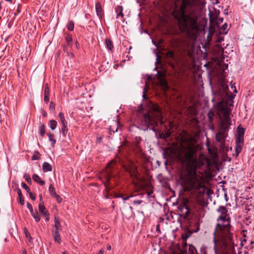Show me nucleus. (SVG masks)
I'll return each instance as SVG.
<instances>
[{"label":"nucleus","mask_w":254,"mask_h":254,"mask_svg":"<svg viewBox=\"0 0 254 254\" xmlns=\"http://www.w3.org/2000/svg\"><path fill=\"white\" fill-rule=\"evenodd\" d=\"M217 211L221 215L217 219L219 222L213 233L214 253L217 254V242H219L222 254H232L234 251V236L230 224L231 219L227 216L228 210L225 206H220Z\"/></svg>","instance_id":"nucleus-1"},{"label":"nucleus","mask_w":254,"mask_h":254,"mask_svg":"<svg viewBox=\"0 0 254 254\" xmlns=\"http://www.w3.org/2000/svg\"><path fill=\"white\" fill-rule=\"evenodd\" d=\"M191 5L190 0H182L179 9H174L173 12V16L178 21L181 30L188 35L198 30L196 15L195 13L186 14L187 7Z\"/></svg>","instance_id":"nucleus-2"},{"label":"nucleus","mask_w":254,"mask_h":254,"mask_svg":"<svg viewBox=\"0 0 254 254\" xmlns=\"http://www.w3.org/2000/svg\"><path fill=\"white\" fill-rule=\"evenodd\" d=\"M182 184L187 190L200 191V189H203L204 186L200 181L196 175L195 171L193 173L188 172L181 176Z\"/></svg>","instance_id":"nucleus-3"},{"label":"nucleus","mask_w":254,"mask_h":254,"mask_svg":"<svg viewBox=\"0 0 254 254\" xmlns=\"http://www.w3.org/2000/svg\"><path fill=\"white\" fill-rule=\"evenodd\" d=\"M158 124V119L149 116L148 114H144L141 118L139 123H138L137 127L141 130H147L150 127L154 132L157 130L155 128Z\"/></svg>","instance_id":"nucleus-4"},{"label":"nucleus","mask_w":254,"mask_h":254,"mask_svg":"<svg viewBox=\"0 0 254 254\" xmlns=\"http://www.w3.org/2000/svg\"><path fill=\"white\" fill-rule=\"evenodd\" d=\"M231 112V110L228 108L223 109V116L221 119L220 124L223 125V127L225 129L230 127L231 125V119L230 116Z\"/></svg>","instance_id":"nucleus-5"},{"label":"nucleus","mask_w":254,"mask_h":254,"mask_svg":"<svg viewBox=\"0 0 254 254\" xmlns=\"http://www.w3.org/2000/svg\"><path fill=\"white\" fill-rule=\"evenodd\" d=\"M229 127L225 129L223 127V125L220 124V131L216 134L215 138L217 141L222 142L224 141L227 136V132L228 131Z\"/></svg>","instance_id":"nucleus-6"},{"label":"nucleus","mask_w":254,"mask_h":254,"mask_svg":"<svg viewBox=\"0 0 254 254\" xmlns=\"http://www.w3.org/2000/svg\"><path fill=\"white\" fill-rule=\"evenodd\" d=\"M126 170L131 178L137 179V167L132 161L129 162L128 166L126 168Z\"/></svg>","instance_id":"nucleus-7"},{"label":"nucleus","mask_w":254,"mask_h":254,"mask_svg":"<svg viewBox=\"0 0 254 254\" xmlns=\"http://www.w3.org/2000/svg\"><path fill=\"white\" fill-rule=\"evenodd\" d=\"M195 151L192 147H190L185 154L186 160L189 164L196 162V160L194 158Z\"/></svg>","instance_id":"nucleus-8"},{"label":"nucleus","mask_w":254,"mask_h":254,"mask_svg":"<svg viewBox=\"0 0 254 254\" xmlns=\"http://www.w3.org/2000/svg\"><path fill=\"white\" fill-rule=\"evenodd\" d=\"M245 133V129L243 127L239 126L237 127V133L235 143L244 144V135Z\"/></svg>","instance_id":"nucleus-9"},{"label":"nucleus","mask_w":254,"mask_h":254,"mask_svg":"<svg viewBox=\"0 0 254 254\" xmlns=\"http://www.w3.org/2000/svg\"><path fill=\"white\" fill-rule=\"evenodd\" d=\"M209 18L210 22L217 19L218 17L219 16L220 11L215 8H213V10L209 9Z\"/></svg>","instance_id":"nucleus-10"},{"label":"nucleus","mask_w":254,"mask_h":254,"mask_svg":"<svg viewBox=\"0 0 254 254\" xmlns=\"http://www.w3.org/2000/svg\"><path fill=\"white\" fill-rule=\"evenodd\" d=\"M95 9L97 15L101 19L102 18L103 15V11L101 7V3L99 2H97L95 3Z\"/></svg>","instance_id":"nucleus-11"},{"label":"nucleus","mask_w":254,"mask_h":254,"mask_svg":"<svg viewBox=\"0 0 254 254\" xmlns=\"http://www.w3.org/2000/svg\"><path fill=\"white\" fill-rule=\"evenodd\" d=\"M115 11L117 13L116 18H119L120 17L121 19L124 17V14L123 13V8L121 5H118L115 7Z\"/></svg>","instance_id":"nucleus-12"},{"label":"nucleus","mask_w":254,"mask_h":254,"mask_svg":"<svg viewBox=\"0 0 254 254\" xmlns=\"http://www.w3.org/2000/svg\"><path fill=\"white\" fill-rule=\"evenodd\" d=\"M53 236L54 239V240L56 242H57L59 244H60L61 242V239L60 233L57 230H53L52 231Z\"/></svg>","instance_id":"nucleus-13"},{"label":"nucleus","mask_w":254,"mask_h":254,"mask_svg":"<svg viewBox=\"0 0 254 254\" xmlns=\"http://www.w3.org/2000/svg\"><path fill=\"white\" fill-rule=\"evenodd\" d=\"M43 171L44 172H50L52 170V166L48 162H45L42 165Z\"/></svg>","instance_id":"nucleus-14"},{"label":"nucleus","mask_w":254,"mask_h":254,"mask_svg":"<svg viewBox=\"0 0 254 254\" xmlns=\"http://www.w3.org/2000/svg\"><path fill=\"white\" fill-rule=\"evenodd\" d=\"M33 180L41 186H44L45 184V181L41 180L40 177L37 174H34L32 176Z\"/></svg>","instance_id":"nucleus-15"},{"label":"nucleus","mask_w":254,"mask_h":254,"mask_svg":"<svg viewBox=\"0 0 254 254\" xmlns=\"http://www.w3.org/2000/svg\"><path fill=\"white\" fill-rule=\"evenodd\" d=\"M105 45L106 47L108 50H112L113 48V44L112 40L109 38H106L105 39Z\"/></svg>","instance_id":"nucleus-16"},{"label":"nucleus","mask_w":254,"mask_h":254,"mask_svg":"<svg viewBox=\"0 0 254 254\" xmlns=\"http://www.w3.org/2000/svg\"><path fill=\"white\" fill-rule=\"evenodd\" d=\"M235 144H236V146H235V155L236 157H237V156H238L239 154L241 152L244 144H237V143H235Z\"/></svg>","instance_id":"nucleus-17"},{"label":"nucleus","mask_w":254,"mask_h":254,"mask_svg":"<svg viewBox=\"0 0 254 254\" xmlns=\"http://www.w3.org/2000/svg\"><path fill=\"white\" fill-rule=\"evenodd\" d=\"M39 132L40 135L43 137L44 136L46 130H45V126L44 124L42 123H40V126L39 127Z\"/></svg>","instance_id":"nucleus-18"},{"label":"nucleus","mask_w":254,"mask_h":254,"mask_svg":"<svg viewBox=\"0 0 254 254\" xmlns=\"http://www.w3.org/2000/svg\"><path fill=\"white\" fill-rule=\"evenodd\" d=\"M228 30V24L225 23L220 28L219 33L221 34H226Z\"/></svg>","instance_id":"nucleus-19"},{"label":"nucleus","mask_w":254,"mask_h":254,"mask_svg":"<svg viewBox=\"0 0 254 254\" xmlns=\"http://www.w3.org/2000/svg\"><path fill=\"white\" fill-rule=\"evenodd\" d=\"M54 222L55 224L54 225V227L56 228V230H57V231H58L59 229H61V225L60 223L59 218L58 217H55Z\"/></svg>","instance_id":"nucleus-20"},{"label":"nucleus","mask_w":254,"mask_h":254,"mask_svg":"<svg viewBox=\"0 0 254 254\" xmlns=\"http://www.w3.org/2000/svg\"><path fill=\"white\" fill-rule=\"evenodd\" d=\"M171 133L169 130H168L165 133H161L159 134V138L165 139L170 136Z\"/></svg>","instance_id":"nucleus-21"},{"label":"nucleus","mask_w":254,"mask_h":254,"mask_svg":"<svg viewBox=\"0 0 254 254\" xmlns=\"http://www.w3.org/2000/svg\"><path fill=\"white\" fill-rule=\"evenodd\" d=\"M63 136L66 137L68 132V129L67 128V125H62L61 129H60Z\"/></svg>","instance_id":"nucleus-22"},{"label":"nucleus","mask_w":254,"mask_h":254,"mask_svg":"<svg viewBox=\"0 0 254 254\" xmlns=\"http://www.w3.org/2000/svg\"><path fill=\"white\" fill-rule=\"evenodd\" d=\"M59 117L60 119L62 125H67V122L65 119L63 113H59Z\"/></svg>","instance_id":"nucleus-23"},{"label":"nucleus","mask_w":254,"mask_h":254,"mask_svg":"<svg viewBox=\"0 0 254 254\" xmlns=\"http://www.w3.org/2000/svg\"><path fill=\"white\" fill-rule=\"evenodd\" d=\"M117 159L118 160L119 162L124 163V158H126V155L122 154L121 152H119L116 155Z\"/></svg>","instance_id":"nucleus-24"},{"label":"nucleus","mask_w":254,"mask_h":254,"mask_svg":"<svg viewBox=\"0 0 254 254\" xmlns=\"http://www.w3.org/2000/svg\"><path fill=\"white\" fill-rule=\"evenodd\" d=\"M223 21V18L219 17V16L217 18V19L216 20H214L212 22H211L212 24H213L215 26L218 27L219 26V24L222 23Z\"/></svg>","instance_id":"nucleus-25"},{"label":"nucleus","mask_w":254,"mask_h":254,"mask_svg":"<svg viewBox=\"0 0 254 254\" xmlns=\"http://www.w3.org/2000/svg\"><path fill=\"white\" fill-rule=\"evenodd\" d=\"M66 27L69 31L73 30L74 27V22L72 20L68 21L66 24Z\"/></svg>","instance_id":"nucleus-26"},{"label":"nucleus","mask_w":254,"mask_h":254,"mask_svg":"<svg viewBox=\"0 0 254 254\" xmlns=\"http://www.w3.org/2000/svg\"><path fill=\"white\" fill-rule=\"evenodd\" d=\"M33 217L35 219V221L38 222L40 220V217L39 215L38 212L37 210L33 212V213H31Z\"/></svg>","instance_id":"nucleus-27"},{"label":"nucleus","mask_w":254,"mask_h":254,"mask_svg":"<svg viewBox=\"0 0 254 254\" xmlns=\"http://www.w3.org/2000/svg\"><path fill=\"white\" fill-rule=\"evenodd\" d=\"M65 40L68 43V46H71L72 42V37L70 34H67L65 36Z\"/></svg>","instance_id":"nucleus-28"},{"label":"nucleus","mask_w":254,"mask_h":254,"mask_svg":"<svg viewBox=\"0 0 254 254\" xmlns=\"http://www.w3.org/2000/svg\"><path fill=\"white\" fill-rule=\"evenodd\" d=\"M47 135L49 140L52 142V146H54L56 142V140L54 138V134L49 132Z\"/></svg>","instance_id":"nucleus-29"},{"label":"nucleus","mask_w":254,"mask_h":254,"mask_svg":"<svg viewBox=\"0 0 254 254\" xmlns=\"http://www.w3.org/2000/svg\"><path fill=\"white\" fill-rule=\"evenodd\" d=\"M49 190L50 194L52 196L56 195L57 193L55 191V188L52 184H51L49 186Z\"/></svg>","instance_id":"nucleus-30"},{"label":"nucleus","mask_w":254,"mask_h":254,"mask_svg":"<svg viewBox=\"0 0 254 254\" xmlns=\"http://www.w3.org/2000/svg\"><path fill=\"white\" fill-rule=\"evenodd\" d=\"M153 111L158 115L161 113V109L158 105H152Z\"/></svg>","instance_id":"nucleus-31"},{"label":"nucleus","mask_w":254,"mask_h":254,"mask_svg":"<svg viewBox=\"0 0 254 254\" xmlns=\"http://www.w3.org/2000/svg\"><path fill=\"white\" fill-rule=\"evenodd\" d=\"M50 128L52 130H54L57 126V122L55 120H51L50 122Z\"/></svg>","instance_id":"nucleus-32"},{"label":"nucleus","mask_w":254,"mask_h":254,"mask_svg":"<svg viewBox=\"0 0 254 254\" xmlns=\"http://www.w3.org/2000/svg\"><path fill=\"white\" fill-rule=\"evenodd\" d=\"M39 210L41 214H43L45 212L47 211V210H46V208L45 207V206L43 205V203H40V204L39 205Z\"/></svg>","instance_id":"nucleus-33"},{"label":"nucleus","mask_w":254,"mask_h":254,"mask_svg":"<svg viewBox=\"0 0 254 254\" xmlns=\"http://www.w3.org/2000/svg\"><path fill=\"white\" fill-rule=\"evenodd\" d=\"M141 138L139 136H136L135 138V145L137 148H139V145L141 141Z\"/></svg>","instance_id":"nucleus-34"},{"label":"nucleus","mask_w":254,"mask_h":254,"mask_svg":"<svg viewBox=\"0 0 254 254\" xmlns=\"http://www.w3.org/2000/svg\"><path fill=\"white\" fill-rule=\"evenodd\" d=\"M23 177L28 184H31L32 183V180H31V177L29 174L25 173Z\"/></svg>","instance_id":"nucleus-35"},{"label":"nucleus","mask_w":254,"mask_h":254,"mask_svg":"<svg viewBox=\"0 0 254 254\" xmlns=\"http://www.w3.org/2000/svg\"><path fill=\"white\" fill-rule=\"evenodd\" d=\"M167 56L173 60L175 59V54L173 51H169L167 54Z\"/></svg>","instance_id":"nucleus-36"},{"label":"nucleus","mask_w":254,"mask_h":254,"mask_svg":"<svg viewBox=\"0 0 254 254\" xmlns=\"http://www.w3.org/2000/svg\"><path fill=\"white\" fill-rule=\"evenodd\" d=\"M22 187L25 190L27 191V192H30V189L29 187L24 183H22L21 184Z\"/></svg>","instance_id":"nucleus-37"},{"label":"nucleus","mask_w":254,"mask_h":254,"mask_svg":"<svg viewBox=\"0 0 254 254\" xmlns=\"http://www.w3.org/2000/svg\"><path fill=\"white\" fill-rule=\"evenodd\" d=\"M44 95H50V91L48 85L47 84L44 89Z\"/></svg>","instance_id":"nucleus-38"},{"label":"nucleus","mask_w":254,"mask_h":254,"mask_svg":"<svg viewBox=\"0 0 254 254\" xmlns=\"http://www.w3.org/2000/svg\"><path fill=\"white\" fill-rule=\"evenodd\" d=\"M53 197H56V200H57V202H58V203H61V202H62L63 199H62V198L60 195H59L58 194H56V195H54Z\"/></svg>","instance_id":"nucleus-39"},{"label":"nucleus","mask_w":254,"mask_h":254,"mask_svg":"<svg viewBox=\"0 0 254 254\" xmlns=\"http://www.w3.org/2000/svg\"><path fill=\"white\" fill-rule=\"evenodd\" d=\"M27 207L28 209L29 210L31 213H33L34 210L33 209V207L31 204H30L29 202H27Z\"/></svg>","instance_id":"nucleus-40"},{"label":"nucleus","mask_w":254,"mask_h":254,"mask_svg":"<svg viewBox=\"0 0 254 254\" xmlns=\"http://www.w3.org/2000/svg\"><path fill=\"white\" fill-rule=\"evenodd\" d=\"M18 198L19 202L20 203L21 205H23L24 204V199L23 195H22V196H19Z\"/></svg>","instance_id":"nucleus-41"},{"label":"nucleus","mask_w":254,"mask_h":254,"mask_svg":"<svg viewBox=\"0 0 254 254\" xmlns=\"http://www.w3.org/2000/svg\"><path fill=\"white\" fill-rule=\"evenodd\" d=\"M55 105L53 102H51L50 103L49 109L51 111H53L55 109Z\"/></svg>","instance_id":"nucleus-42"},{"label":"nucleus","mask_w":254,"mask_h":254,"mask_svg":"<svg viewBox=\"0 0 254 254\" xmlns=\"http://www.w3.org/2000/svg\"><path fill=\"white\" fill-rule=\"evenodd\" d=\"M28 193L32 200H34L36 199V195L35 194L32 193L30 191V192H28Z\"/></svg>","instance_id":"nucleus-43"},{"label":"nucleus","mask_w":254,"mask_h":254,"mask_svg":"<svg viewBox=\"0 0 254 254\" xmlns=\"http://www.w3.org/2000/svg\"><path fill=\"white\" fill-rule=\"evenodd\" d=\"M118 127H117L116 128V129H114V128L113 126H111L109 128V131L110 132H113V133H115L116 131H117Z\"/></svg>","instance_id":"nucleus-44"},{"label":"nucleus","mask_w":254,"mask_h":254,"mask_svg":"<svg viewBox=\"0 0 254 254\" xmlns=\"http://www.w3.org/2000/svg\"><path fill=\"white\" fill-rule=\"evenodd\" d=\"M142 202V200H134L133 202V203L135 205H139Z\"/></svg>","instance_id":"nucleus-45"},{"label":"nucleus","mask_w":254,"mask_h":254,"mask_svg":"<svg viewBox=\"0 0 254 254\" xmlns=\"http://www.w3.org/2000/svg\"><path fill=\"white\" fill-rule=\"evenodd\" d=\"M49 96L50 95H44V101L46 103H48L49 101Z\"/></svg>","instance_id":"nucleus-46"},{"label":"nucleus","mask_w":254,"mask_h":254,"mask_svg":"<svg viewBox=\"0 0 254 254\" xmlns=\"http://www.w3.org/2000/svg\"><path fill=\"white\" fill-rule=\"evenodd\" d=\"M116 162L117 161L116 160H112L110 162H109L108 164V167L110 168L111 167V165L112 164H115L116 163Z\"/></svg>","instance_id":"nucleus-47"},{"label":"nucleus","mask_w":254,"mask_h":254,"mask_svg":"<svg viewBox=\"0 0 254 254\" xmlns=\"http://www.w3.org/2000/svg\"><path fill=\"white\" fill-rule=\"evenodd\" d=\"M17 193L18 194V197L22 196V194L21 190L19 188H17L16 189Z\"/></svg>","instance_id":"nucleus-48"},{"label":"nucleus","mask_w":254,"mask_h":254,"mask_svg":"<svg viewBox=\"0 0 254 254\" xmlns=\"http://www.w3.org/2000/svg\"><path fill=\"white\" fill-rule=\"evenodd\" d=\"M133 196V195H128L126 197H123V196H121V197H122V198L124 200H127L129 198H130V197H132Z\"/></svg>","instance_id":"nucleus-49"},{"label":"nucleus","mask_w":254,"mask_h":254,"mask_svg":"<svg viewBox=\"0 0 254 254\" xmlns=\"http://www.w3.org/2000/svg\"><path fill=\"white\" fill-rule=\"evenodd\" d=\"M21 6V5L20 4H18L17 8L16 10V11L17 12V13H19L21 12V10L20 9V7Z\"/></svg>","instance_id":"nucleus-50"},{"label":"nucleus","mask_w":254,"mask_h":254,"mask_svg":"<svg viewBox=\"0 0 254 254\" xmlns=\"http://www.w3.org/2000/svg\"><path fill=\"white\" fill-rule=\"evenodd\" d=\"M196 227H197V229L196 230L193 231L194 232H196L198 231L199 229V225L198 223H195Z\"/></svg>","instance_id":"nucleus-51"},{"label":"nucleus","mask_w":254,"mask_h":254,"mask_svg":"<svg viewBox=\"0 0 254 254\" xmlns=\"http://www.w3.org/2000/svg\"><path fill=\"white\" fill-rule=\"evenodd\" d=\"M42 215L44 217H47L48 215H49V213L48 212V211H46V212H45L44 213H43V214H42Z\"/></svg>","instance_id":"nucleus-52"},{"label":"nucleus","mask_w":254,"mask_h":254,"mask_svg":"<svg viewBox=\"0 0 254 254\" xmlns=\"http://www.w3.org/2000/svg\"><path fill=\"white\" fill-rule=\"evenodd\" d=\"M37 159H38V157L36 155H34L32 156V160H37Z\"/></svg>","instance_id":"nucleus-53"},{"label":"nucleus","mask_w":254,"mask_h":254,"mask_svg":"<svg viewBox=\"0 0 254 254\" xmlns=\"http://www.w3.org/2000/svg\"><path fill=\"white\" fill-rule=\"evenodd\" d=\"M213 4H216L219 3L218 0H213L212 1Z\"/></svg>","instance_id":"nucleus-54"},{"label":"nucleus","mask_w":254,"mask_h":254,"mask_svg":"<svg viewBox=\"0 0 254 254\" xmlns=\"http://www.w3.org/2000/svg\"><path fill=\"white\" fill-rule=\"evenodd\" d=\"M104 252V249H101L98 254H103Z\"/></svg>","instance_id":"nucleus-55"},{"label":"nucleus","mask_w":254,"mask_h":254,"mask_svg":"<svg viewBox=\"0 0 254 254\" xmlns=\"http://www.w3.org/2000/svg\"><path fill=\"white\" fill-rule=\"evenodd\" d=\"M25 233L26 237L28 238L29 236H30V234L27 231H25Z\"/></svg>","instance_id":"nucleus-56"},{"label":"nucleus","mask_w":254,"mask_h":254,"mask_svg":"<svg viewBox=\"0 0 254 254\" xmlns=\"http://www.w3.org/2000/svg\"><path fill=\"white\" fill-rule=\"evenodd\" d=\"M79 46V43H78V42H77V41H76V42H75V46H76V47L77 49L78 48Z\"/></svg>","instance_id":"nucleus-57"},{"label":"nucleus","mask_w":254,"mask_h":254,"mask_svg":"<svg viewBox=\"0 0 254 254\" xmlns=\"http://www.w3.org/2000/svg\"><path fill=\"white\" fill-rule=\"evenodd\" d=\"M45 218L46 221H48L49 220V215L47 217H45Z\"/></svg>","instance_id":"nucleus-58"},{"label":"nucleus","mask_w":254,"mask_h":254,"mask_svg":"<svg viewBox=\"0 0 254 254\" xmlns=\"http://www.w3.org/2000/svg\"><path fill=\"white\" fill-rule=\"evenodd\" d=\"M225 14L228 15V9H225L224 11Z\"/></svg>","instance_id":"nucleus-59"},{"label":"nucleus","mask_w":254,"mask_h":254,"mask_svg":"<svg viewBox=\"0 0 254 254\" xmlns=\"http://www.w3.org/2000/svg\"><path fill=\"white\" fill-rule=\"evenodd\" d=\"M142 97L144 99L146 98V96L145 95V91H143Z\"/></svg>","instance_id":"nucleus-60"},{"label":"nucleus","mask_w":254,"mask_h":254,"mask_svg":"<svg viewBox=\"0 0 254 254\" xmlns=\"http://www.w3.org/2000/svg\"><path fill=\"white\" fill-rule=\"evenodd\" d=\"M152 41L153 44H154L156 47H157V48H158V46L157 44H155V42H154L153 40H152Z\"/></svg>","instance_id":"nucleus-61"},{"label":"nucleus","mask_w":254,"mask_h":254,"mask_svg":"<svg viewBox=\"0 0 254 254\" xmlns=\"http://www.w3.org/2000/svg\"><path fill=\"white\" fill-rule=\"evenodd\" d=\"M47 115V113L46 112H44L43 113V116H44V117H46V116Z\"/></svg>","instance_id":"nucleus-62"},{"label":"nucleus","mask_w":254,"mask_h":254,"mask_svg":"<svg viewBox=\"0 0 254 254\" xmlns=\"http://www.w3.org/2000/svg\"><path fill=\"white\" fill-rule=\"evenodd\" d=\"M39 196H40V201H41V200H42V195H41V194H40V195H39Z\"/></svg>","instance_id":"nucleus-63"},{"label":"nucleus","mask_w":254,"mask_h":254,"mask_svg":"<svg viewBox=\"0 0 254 254\" xmlns=\"http://www.w3.org/2000/svg\"><path fill=\"white\" fill-rule=\"evenodd\" d=\"M111 246H109L107 247V249H108V250H111Z\"/></svg>","instance_id":"nucleus-64"}]
</instances>
